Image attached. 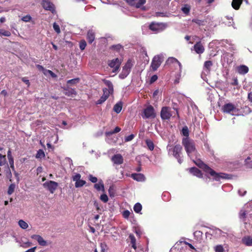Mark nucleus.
<instances>
[{
	"instance_id": "nucleus-27",
	"label": "nucleus",
	"mask_w": 252,
	"mask_h": 252,
	"mask_svg": "<svg viewBox=\"0 0 252 252\" xmlns=\"http://www.w3.org/2000/svg\"><path fill=\"white\" fill-rule=\"evenodd\" d=\"M242 2V0H232L231 3L232 7L236 10H238Z\"/></svg>"
},
{
	"instance_id": "nucleus-42",
	"label": "nucleus",
	"mask_w": 252,
	"mask_h": 252,
	"mask_svg": "<svg viewBox=\"0 0 252 252\" xmlns=\"http://www.w3.org/2000/svg\"><path fill=\"white\" fill-rule=\"evenodd\" d=\"M212 65V62L210 61H208L205 62L204 66L205 68L209 70Z\"/></svg>"
},
{
	"instance_id": "nucleus-57",
	"label": "nucleus",
	"mask_w": 252,
	"mask_h": 252,
	"mask_svg": "<svg viewBox=\"0 0 252 252\" xmlns=\"http://www.w3.org/2000/svg\"><path fill=\"white\" fill-rule=\"evenodd\" d=\"M246 192L247 191L243 189H240L238 190V193L241 196H244L246 193Z\"/></svg>"
},
{
	"instance_id": "nucleus-25",
	"label": "nucleus",
	"mask_w": 252,
	"mask_h": 252,
	"mask_svg": "<svg viewBox=\"0 0 252 252\" xmlns=\"http://www.w3.org/2000/svg\"><path fill=\"white\" fill-rule=\"evenodd\" d=\"M94 188L97 190H101L102 191H104V186L103 183V181L101 180H100L98 183H96L94 185Z\"/></svg>"
},
{
	"instance_id": "nucleus-17",
	"label": "nucleus",
	"mask_w": 252,
	"mask_h": 252,
	"mask_svg": "<svg viewBox=\"0 0 252 252\" xmlns=\"http://www.w3.org/2000/svg\"><path fill=\"white\" fill-rule=\"evenodd\" d=\"M111 160L114 164L120 165L123 163L124 159L121 154H118L113 156L111 158Z\"/></svg>"
},
{
	"instance_id": "nucleus-38",
	"label": "nucleus",
	"mask_w": 252,
	"mask_h": 252,
	"mask_svg": "<svg viewBox=\"0 0 252 252\" xmlns=\"http://www.w3.org/2000/svg\"><path fill=\"white\" fill-rule=\"evenodd\" d=\"M190 9V6L188 4H186L182 8V10L185 14H188L189 12Z\"/></svg>"
},
{
	"instance_id": "nucleus-13",
	"label": "nucleus",
	"mask_w": 252,
	"mask_h": 252,
	"mask_svg": "<svg viewBox=\"0 0 252 252\" xmlns=\"http://www.w3.org/2000/svg\"><path fill=\"white\" fill-rule=\"evenodd\" d=\"M142 117L143 118H155V114L153 107L152 106H149L145 109L144 110V116Z\"/></svg>"
},
{
	"instance_id": "nucleus-47",
	"label": "nucleus",
	"mask_w": 252,
	"mask_h": 252,
	"mask_svg": "<svg viewBox=\"0 0 252 252\" xmlns=\"http://www.w3.org/2000/svg\"><path fill=\"white\" fill-rule=\"evenodd\" d=\"M250 158H248L245 160L246 164L247 165V166L249 168H252V160L250 161Z\"/></svg>"
},
{
	"instance_id": "nucleus-8",
	"label": "nucleus",
	"mask_w": 252,
	"mask_h": 252,
	"mask_svg": "<svg viewBox=\"0 0 252 252\" xmlns=\"http://www.w3.org/2000/svg\"><path fill=\"white\" fill-rule=\"evenodd\" d=\"M132 66L131 62L128 61L123 67L121 73L119 74V78L124 79L129 74Z\"/></svg>"
},
{
	"instance_id": "nucleus-59",
	"label": "nucleus",
	"mask_w": 252,
	"mask_h": 252,
	"mask_svg": "<svg viewBox=\"0 0 252 252\" xmlns=\"http://www.w3.org/2000/svg\"><path fill=\"white\" fill-rule=\"evenodd\" d=\"M65 94L69 95L70 94H75V91L73 89H71L68 91V93L66 92Z\"/></svg>"
},
{
	"instance_id": "nucleus-23",
	"label": "nucleus",
	"mask_w": 252,
	"mask_h": 252,
	"mask_svg": "<svg viewBox=\"0 0 252 252\" xmlns=\"http://www.w3.org/2000/svg\"><path fill=\"white\" fill-rule=\"evenodd\" d=\"M189 172L193 175L198 177L201 178L202 177V174L201 171L196 167H192L189 169Z\"/></svg>"
},
{
	"instance_id": "nucleus-7",
	"label": "nucleus",
	"mask_w": 252,
	"mask_h": 252,
	"mask_svg": "<svg viewBox=\"0 0 252 252\" xmlns=\"http://www.w3.org/2000/svg\"><path fill=\"white\" fill-rule=\"evenodd\" d=\"M43 187L48 190L50 193H53L58 187V183L53 181H48L43 184Z\"/></svg>"
},
{
	"instance_id": "nucleus-24",
	"label": "nucleus",
	"mask_w": 252,
	"mask_h": 252,
	"mask_svg": "<svg viewBox=\"0 0 252 252\" xmlns=\"http://www.w3.org/2000/svg\"><path fill=\"white\" fill-rule=\"evenodd\" d=\"M87 38L89 43H92L94 41L95 38V35L94 32L93 30H89L88 32Z\"/></svg>"
},
{
	"instance_id": "nucleus-14",
	"label": "nucleus",
	"mask_w": 252,
	"mask_h": 252,
	"mask_svg": "<svg viewBox=\"0 0 252 252\" xmlns=\"http://www.w3.org/2000/svg\"><path fill=\"white\" fill-rule=\"evenodd\" d=\"M170 108L167 107H163L161 109L160 116L162 120H168L172 116L170 112Z\"/></svg>"
},
{
	"instance_id": "nucleus-37",
	"label": "nucleus",
	"mask_w": 252,
	"mask_h": 252,
	"mask_svg": "<svg viewBox=\"0 0 252 252\" xmlns=\"http://www.w3.org/2000/svg\"><path fill=\"white\" fill-rule=\"evenodd\" d=\"M146 0H139L138 1H136L134 6L136 8H141L142 6L146 3Z\"/></svg>"
},
{
	"instance_id": "nucleus-56",
	"label": "nucleus",
	"mask_w": 252,
	"mask_h": 252,
	"mask_svg": "<svg viewBox=\"0 0 252 252\" xmlns=\"http://www.w3.org/2000/svg\"><path fill=\"white\" fill-rule=\"evenodd\" d=\"M158 79V76L156 75H154L152 76L150 79V83H153L155 82Z\"/></svg>"
},
{
	"instance_id": "nucleus-55",
	"label": "nucleus",
	"mask_w": 252,
	"mask_h": 252,
	"mask_svg": "<svg viewBox=\"0 0 252 252\" xmlns=\"http://www.w3.org/2000/svg\"><path fill=\"white\" fill-rule=\"evenodd\" d=\"M22 80L23 82H24L26 84H27L28 87L30 86V81L26 77H23L22 78Z\"/></svg>"
},
{
	"instance_id": "nucleus-32",
	"label": "nucleus",
	"mask_w": 252,
	"mask_h": 252,
	"mask_svg": "<svg viewBox=\"0 0 252 252\" xmlns=\"http://www.w3.org/2000/svg\"><path fill=\"white\" fill-rule=\"evenodd\" d=\"M146 143L150 150L152 151L154 150V145L152 140H151L150 139H147L146 140Z\"/></svg>"
},
{
	"instance_id": "nucleus-61",
	"label": "nucleus",
	"mask_w": 252,
	"mask_h": 252,
	"mask_svg": "<svg viewBox=\"0 0 252 252\" xmlns=\"http://www.w3.org/2000/svg\"><path fill=\"white\" fill-rule=\"evenodd\" d=\"M36 249V247H33V248H32L31 249H30L28 250L27 251H26L25 252H35V251Z\"/></svg>"
},
{
	"instance_id": "nucleus-20",
	"label": "nucleus",
	"mask_w": 252,
	"mask_h": 252,
	"mask_svg": "<svg viewBox=\"0 0 252 252\" xmlns=\"http://www.w3.org/2000/svg\"><path fill=\"white\" fill-rule=\"evenodd\" d=\"M237 72L241 75H244L247 73L249 71V68L245 65H241L237 67Z\"/></svg>"
},
{
	"instance_id": "nucleus-35",
	"label": "nucleus",
	"mask_w": 252,
	"mask_h": 252,
	"mask_svg": "<svg viewBox=\"0 0 252 252\" xmlns=\"http://www.w3.org/2000/svg\"><path fill=\"white\" fill-rule=\"evenodd\" d=\"M214 251L215 252H225V250L223 246L221 245H218L214 247Z\"/></svg>"
},
{
	"instance_id": "nucleus-15",
	"label": "nucleus",
	"mask_w": 252,
	"mask_h": 252,
	"mask_svg": "<svg viewBox=\"0 0 252 252\" xmlns=\"http://www.w3.org/2000/svg\"><path fill=\"white\" fill-rule=\"evenodd\" d=\"M6 165V172L7 174V176L8 177H10L11 176V173L9 169L8 164L6 163V157L5 156H3L0 154V166H2L3 165Z\"/></svg>"
},
{
	"instance_id": "nucleus-3",
	"label": "nucleus",
	"mask_w": 252,
	"mask_h": 252,
	"mask_svg": "<svg viewBox=\"0 0 252 252\" xmlns=\"http://www.w3.org/2000/svg\"><path fill=\"white\" fill-rule=\"evenodd\" d=\"M107 88L103 89V94L102 96L96 101L97 104H101L104 102L109 97V95L113 92V85L111 81L107 80H103Z\"/></svg>"
},
{
	"instance_id": "nucleus-54",
	"label": "nucleus",
	"mask_w": 252,
	"mask_h": 252,
	"mask_svg": "<svg viewBox=\"0 0 252 252\" xmlns=\"http://www.w3.org/2000/svg\"><path fill=\"white\" fill-rule=\"evenodd\" d=\"M8 160H9V164H10V167L12 169H14V159H13V158H8Z\"/></svg>"
},
{
	"instance_id": "nucleus-44",
	"label": "nucleus",
	"mask_w": 252,
	"mask_h": 252,
	"mask_svg": "<svg viewBox=\"0 0 252 252\" xmlns=\"http://www.w3.org/2000/svg\"><path fill=\"white\" fill-rule=\"evenodd\" d=\"M53 29L57 33L61 32V30L59 26L56 23L53 24Z\"/></svg>"
},
{
	"instance_id": "nucleus-41",
	"label": "nucleus",
	"mask_w": 252,
	"mask_h": 252,
	"mask_svg": "<svg viewBox=\"0 0 252 252\" xmlns=\"http://www.w3.org/2000/svg\"><path fill=\"white\" fill-rule=\"evenodd\" d=\"M44 74L46 76L50 75L53 77H56V75L54 73H53L52 71L48 69L44 70Z\"/></svg>"
},
{
	"instance_id": "nucleus-22",
	"label": "nucleus",
	"mask_w": 252,
	"mask_h": 252,
	"mask_svg": "<svg viewBox=\"0 0 252 252\" xmlns=\"http://www.w3.org/2000/svg\"><path fill=\"white\" fill-rule=\"evenodd\" d=\"M222 231L218 228H215L210 231V234L215 238L220 237L222 234Z\"/></svg>"
},
{
	"instance_id": "nucleus-28",
	"label": "nucleus",
	"mask_w": 252,
	"mask_h": 252,
	"mask_svg": "<svg viewBox=\"0 0 252 252\" xmlns=\"http://www.w3.org/2000/svg\"><path fill=\"white\" fill-rule=\"evenodd\" d=\"M243 243L248 246H252V237L247 236L242 239Z\"/></svg>"
},
{
	"instance_id": "nucleus-9",
	"label": "nucleus",
	"mask_w": 252,
	"mask_h": 252,
	"mask_svg": "<svg viewBox=\"0 0 252 252\" xmlns=\"http://www.w3.org/2000/svg\"><path fill=\"white\" fill-rule=\"evenodd\" d=\"M166 27L165 24L163 23H153L149 26V29L155 32H158L164 30Z\"/></svg>"
},
{
	"instance_id": "nucleus-50",
	"label": "nucleus",
	"mask_w": 252,
	"mask_h": 252,
	"mask_svg": "<svg viewBox=\"0 0 252 252\" xmlns=\"http://www.w3.org/2000/svg\"><path fill=\"white\" fill-rule=\"evenodd\" d=\"M134 137V134H130L126 137H125V141L126 142H128V141H130L131 140H132Z\"/></svg>"
},
{
	"instance_id": "nucleus-34",
	"label": "nucleus",
	"mask_w": 252,
	"mask_h": 252,
	"mask_svg": "<svg viewBox=\"0 0 252 252\" xmlns=\"http://www.w3.org/2000/svg\"><path fill=\"white\" fill-rule=\"evenodd\" d=\"M36 158H42L45 157V154L42 150H39L35 156Z\"/></svg>"
},
{
	"instance_id": "nucleus-62",
	"label": "nucleus",
	"mask_w": 252,
	"mask_h": 252,
	"mask_svg": "<svg viewBox=\"0 0 252 252\" xmlns=\"http://www.w3.org/2000/svg\"><path fill=\"white\" fill-rule=\"evenodd\" d=\"M238 81L237 78H235L233 79V82L231 83L232 85H237Z\"/></svg>"
},
{
	"instance_id": "nucleus-36",
	"label": "nucleus",
	"mask_w": 252,
	"mask_h": 252,
	"mask_svg": "<svg viewBox=\"0 0 252 252\" xmlns=\"http://www.w3.org/2000/svg\"><path fill=\"white\" fill-rule=\"evenodd\" d=\"M2 35L8 37L11 35V32L3 29H0V36Z\"/></svg>"
},
{
	"instance_id": "nucleus-53",
	"label": "nucleus",
	"mask_w": 252,
	"mask_h": 252,
	"mask_svg": "<svg viewBox=\"0 0 252 252\" xmlns=\"http://www.w3.org/2000/svg\"><path fill=\"white\" fill-rule=\"evenodd\" d=\"M31 20V17L30 15H26L25 16H24L22 18V20L24 22H29Z\"/></svg>"
},
{
	"instance_id": "nucleus-10",
	"label": "nucleus",
	"mask_w": 252,
	"mask_h": 252,
	"mask_svg": "<svg viewBox=\"0 0 252 252\" xmlns=\"http://www.w3.org/2000/svg\"><path fill=\"white\" fill-rule=\"evenodd\" d=\"M81 175L76 173L72 177L73 181L75 182V187L76 188L82 187L86 183V181L81 179Z\"/></svg>"
},
{
	"instance_id": "nucleus-4",
	"label": "nucleus",
	"mask_w": 252,
	"mask_h": 252,
	"mask_svg": "<svg viewBox=\"0 0 252 252\" xmlns=\"http://www.w3.org/2000/svg\"><path fill=\"white\" fill-rule=\"evenodd\" d=\"M167 149L168 150L169 155H172L178 160V161L179 163L181 164L182 163V147L181 145H176L175 146L172 147L171 145H168L167 146Z\"/></svg>"
},
{
	"instance_id": "nucleus-48",
	"label": "nucleus",
	"mask_w": 252,
	"mask_h": 252,
	"mask_svg": "<svg viewBox=\"0 0 252 252\" xmlns=\"http://www.w3.org/2000/svg\"><path fill=\"white\" fill-rule=\"evenodd\" d=\"M203 233L200 231H195L194 232V235L197 238H200L202 237Z\"/></svg>"
},
{
	"instance_id": "nucleus-1",
	"label": "nucleus",
	"mask_w": 252,
	"mask_h": 252,
	"mask_svg": "<svg viewBox=\"0 0 252 252\" xmlns=\"http://www.w3.org/2000/svg\"><path fill=\"white\" fill-rule=\"evenodd\" d=\"M195 164L202 168L205 172L210 174V175L213 177V179L217 181H220L221 179L228 178V175L222 173H217L207 165L203 163L200 160H197L194 161Z\"/></svg>"
},
{
	"instance_id": "nucleus-31",
	"label": "nucleus",
	"mask_w": 252,
	"mask_h": 252,
	"mask_svg": "<svg viewBox=\"0 0 252 252\" xmlns=\"http://www.w3.org/2000/svg\"><path fill=\"white\" fill-rule=\"evenodd\" d=\"M142 205L139 203H137L135 204L133 207L134 212L136 213H139L142 210Z\"/></svg>"
},
{
	"instance_id": "nucleus-21",
	"label": "nucleus",
	"mask_w": 252,
	"mask_h": 252,
	"mask_svg": "<svg viewBox=\"0 0 252 252\" xmlns=\"http://www.w3.org/2000/svg\"><path fill=\"white\" fill-rule=\"evenodd\" d=\"M194 49L196 53L199 54L203 53L204 51V48L200 42L194 45Z\"/></svg>"
},
{
	"instance_id": "nucleus-30",
	"label": "nucleus",
	"mask_w": 252,
	"mask_h": 252,
	"mask_svg": "<svg viewBox=\"0 0 252 252\" xmlns=\"http://www.w3.org/2000/svg\"><path fill=\"white\" fill-rule=\"evenodd\" d=\"M181 134L185 137V138H189V130L187 126H185L183 127L181 130Z\"/></svg>"
},
{
	"instance_id": "nucleus-12",
	"label": "nucleus",
	"mask_w": 252,
	"mask_h": 252,
	"mask_svg": "<svg viewBox=\"0 0 252 252\" xmlns=\"http://www.w3.org/2000/svg\"><path fill=\"white\" fill-rule=\"evenodd\" d=\"M121 64V61L118 58L113 59L108 63L109 66L113 69L112 72L114 73H116L118 71Z\"/></svg>"
},
{
	"instance_id": "nucleus-40",
	"label": "nucleus",
	"mask_w": 252,
	"mask_h": 252,
	"mask_svg": "<svg viewBox=\"0 0 252 252\" xmlns=\"http://www.w3.org/2000/svg\"><path fill=\"white\" fill-rule=\"evenodd\" d=\"M193 22L196 23V24L200 26L204 25L205 23V21L203 20H199L198 19H193L192 21Z\"/></svg>"
},
{
	"instance_id": "nucleus-11",
	"label": "nucleus",
	"mask_w": 252,
	"mask_h": 252,
	"mask_svg": "<svg viewBox=\"0 0 252 252\" xmlns=\"http://www.w3.org/2000/svg\"><path fill=\"white\" fill-rule=\"evenodd\" d=\"M163 60L161 56L157 55L154 57L151 66L154 71L156 70L160 65Z\"/></svg>"
},
{
	"instance_id": "nucleus-29",
	"label": "nucleus",
	"mask_w": 252,
	"mask_h": 252,
	"mask_svg": "<svg viewBox=\"0 0 252 252\" xmlns=\"http://www.w3.org/2000/svg\"><path fill=\"white\" fill-rule=\"evenodd\" d=\"M129 239L130 240V243L131 244L132 247L134 250H136L137 247H136V239H135L134 236L133 234H130L129 235Z\"/></svg>"
},
{
	"instance_id": "nucleus-5",
	"label": "nucleus",
	"mask_w": 252,
	"mask_h": 252,
	"mask_svg": "<svg viewBox=\"0 0 252 252\" xmlns=\"http://www.w3.org/2000/svg\"><path fill=\"white\" fill-rule=\"evenodd\" d=\"M221 111L224 113L234 116L236 115L238 112V109L237 108L236 105L229 102L224 104L222 106Z\"/></svg>"
},
{
	"instance_id": "nucleus-26",
	"label": "nucleus",
	"mask_w": 252,
	"mask_h": 252,
	"mask_svg": "<svg viewBox=\"0 0 252 252\" xmlns=\"http://www.w3.org/2000/svg\"><path fill=\"white\" fill-rule=\"evenodd\" d=\"M123 103L122 102L119 101L113 107V110L117 114L119 113L122 109Z\"/></svg>"
},
{
	"instance_id": "nucleus-18",
	"label": "nucleus",
	"mask_w": 252,
	"mask_h": 252,
	"mask_svg": "<svg viewBox=\"0 0 252 252\" xmlns=\"http://www.w3.org/2000/svg\"><path fill=\"white\" fill-rule=\"evenodd\" d=\"M42 5L43 7L46 10H48L51 11H53L54 10V4L51 2H50L49 0H42Z\"/></svg>"
},
{
	"instance_id": "nucleus-33",
	"label": "nucleus",
	"mask_w": 252,
	"mask_h": 252,
	"mask_svg": "<svg viewBox=\"0 0 252 252\" xmlns=\"http://www.w3.org/2000/svg\"><path fill=\"white\" fill-rule=\"evenodd\" d=\"M18 224L20 227L24 229H27L29 226L28 224L26 221L22 220L18 221Z\"/></svg>"
},
{
	"instance_id": "nucleus-2",
	"label": "nucleus",
	"mask_w": 252,
	"mask_h": 252,
	"mask_svg": "<svg viewBox=\"0 0 252 252\" xmlns=\"http://www.w3.org/2000/svg\"><path fill=\"white\" fill-rule=\"evenodd\" d=\"M182 144L189 157L192 158L193 156H196V151L193 141L189 138H183Z\"/></svg>"
},
{
	"instance_id": "nucleus-63",
	"label": "nucleus",
	"mask_w": 252,
	"mask_h": 252,
	"mask_svg": "<svg viewBox=\"0 0 252 252\" xmlns=\"http://www.w3.org/2000/svg\"><path fill=\"white\" fill-rule=\"evenodd\" d=\"M248 98L250 101L252 102V93H250L248 94Z\"/></svg>"
},
{
	"instance_id": "nucleus-43",
	"label": "nucleus",
	"mask_w": 252,
	"mask_h": 252,
	"mask_svg": "<svg viewBox=\"0 0 252 252\" xmlns=\"http://www.w3.org/2000/svg\"><path fill=\"white\" fill-rule=\"evenodd\" d=\"M246 214L247 211H245L244 209L241 210L239 213V217L240 219H244V218H245Z\"/></svg>"
},
{
	"instance_id": "nucleus-46",
	"label": "nucleus",
	"mask_w": 252,
	"mask_h": 252,
	"mask_svg": "<svg viewBox=\"0 0 252 252\" xmlns=\"http://www.w3.org/2000/svg\"><path fill=\"white\" fill-rule=\"evenodd\" d=\"M100 199L101 200L105 203L107 202L108 201V197L107 195L105 194H103L101 195L100 197Z\"/></svg>"
},
{
	"instance_id": "nucleus-52",
	"label": "nucleus",
	"mask_w": 252,
	"mask_h": 252,
	"mask_svg": "<svg viewBox=\"0 0 252 252\" xmlns=\"http://www.w3.org/2000/svg\"><path fill=\"white\" fill-rule=\"evenodd\" d=\"M129 215L130 212L128 210H125L123 213V216L126 219H127L129 217Z\"/></svg>"
},
{
	"instance_id": "nucleus-45",
	"label": "nucleus",
	"mask_w": 252,
	"mask_h": 252,
	"mask_svg": "<svg viewBox=\"0 0 252 252\" xmlns=\"http://www.w3.org/2000/svg\"><path fill=\"white\" fill-rule=\"evenodd\" d=\"M88 178L89 180L93 183H96L97 182V178L92 175H89Z\"/></svg>"
},
{
	"instance_id": "nucleus-19",
	"label": "nucleus",
	"mask_w": 252,
	"mask_h": 252,
	"mask_svg": "<svg viewBox=\"0 0 252 252\" xmlns=\"http://www.w3.org/2000/svg\"><path fill=\"white\" fill-rule=\"evenodd\" d=\"M131 177L137 182H144L146 179L145 176L141 173H133L131 175Z\"/></svg>"
},
{
	"instance_id": "nucleus-6",
	"label": "nucleus",
	"mask_w": 252,
	"mask_h": 252,
	"mask_svg": "<svg viewBox=\"0 0 252 252\" xmlns=\"http://www.w3.org/2000/svg\"><path fill=\"white\" fill-rule=\"evenodd\" d=\"M167 62H168V63H173L174 66L176 67H179V72L177 75V76L176 77V79L175 80V82L176 83H178L179 82V80L181 76V73L182 71V65H181V63L176 59H175L174 58H169L167 60Z\"/></svg>"
},
{
	"instance_id": "nucleus-49",
	"label": "nucleus",
	"mask_w": 252,
	"mask_h": 252,
	"mask_svg": "<svg viewBox=\"0 0 252 252\" xmlns=\"http://www.w3.org/2000/svg\"><path fill=\"white\" fill-rule=\"evenodd\" d=\"M79 81L78 78L73 79L67 81V84H75Z\"/></svg>"
},
{
	"instance_id": "nucleus-64",
	"label": "nucleus",
	"mask_w": 252,
	"mask_h": 252,
	"mask_svg": "<svg viewBox=\"0 0 252 252\" xmlns=\"http://www.w3.org/2000/svg\"><path fill=\"white\" fill-rule=\"evenodd\" d=\"M121 128H120L118 126H117L115 127V128L114 129V132L116 133H118L119 132H120L121 131Z\"/></svg>"
},
{
	"instance_id": "nucleus-16",
	"label": "nucleus",
	"mask_w": 252,
	"mask_h": 252,
	"mask_svg": "<svg viewBox=\"0 0 252 252\" xmlns=\"http://www.w3.org/2000/svg\"><path fill=\"white\" fill-rule=\"evenodd\" d=\"M31 238L35 240L38 242V244L41 246H46L48 245L47 242L39 235H32L31 236Z\"/></svg>"
},
{
	"instance_id": "nucleus-60",
	"label": "nucleus",
	"mask_w": 252,
	"mask_h": 252,
	"mask_svg": "<svg viewBox=\"0 0 252 252\" xmlns=\"http://www.w3.org/2000/svg\"><path fill=\"white\" fill-rule=\"evenodd\" d=\"M114 133H115L114 132V130H112V131H106L105 132V135L107 136H109Z\"/></svg>"
},
{
	"instance_id": "nucleus-39",
	"label": "nucleus",
	"mask_w": 252,
	"mask_h": 252,
	"mask_svg": "<svg viewBox=\"0 0 252 252\" xmlns=\"http://www.w3.org/2000/svg\"><path fill=\"white\" fill-rule=\"evenodd\" d=\"M87 45L86 42L84 40H82L79 43V47L81 50L85 49Z\"/></svg>"
},
{
	"instance_id": "nucleus-51",
	"label": "nucleus",
	"mask_w": 252,
	"mask_h": 252,
	"mask_svg": "<svg viewBox=\"0 0 252 252\" xmlns=\"http://www.w3.org/2000/svg\"><path fill=\"white\" fill-rule=\"evenodd\" d=\"M15 187L13 185H11L8 188V194H11L14 190Z\"/></svg>"
},
{
	"instance_id": "nucleus-58",
	"label": "nucleus",
	"mask_w": 252,
	"mask_h": 252,
	"mask_svg": "<svg viewBox=\"0 0 252 252\" xmlns=\"http://www.w3.org/2000/svg\"><path fill=\"white\" fill-rule=\"evenodd\" d=\"M137 0H126L127 2L131 5H135Z\"/></svg>"
}]
</instances>
